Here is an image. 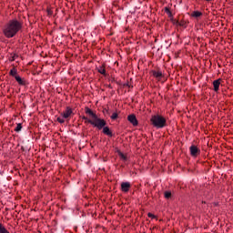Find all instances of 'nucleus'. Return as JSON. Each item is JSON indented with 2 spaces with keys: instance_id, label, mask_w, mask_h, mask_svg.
Returning a JSON list of instances; mask_svg holds the SVG:
<instances>
[{
  "instance_id": "nucleus-11",
  "label": "nucleus",
  "mask_w": 233,
  "mask_h": 233,
  "mask_svg": "<svg viewBox=\"0 0 233 233\" xmlns=\"http://www.w3.org/2000/svg\"><path fill=\"white\" fill-rule=\"evenodd\" d=\"M221 85V82L219 80H215L213 82L214 91L218 92L219 90V86Z\"/></svg>"
},
{
  "instance_id": "nucleus-10",
  "label": "nucleus",
  "mask_w": 233,
  "mask_h": 233,
  "mask_svg": "<svg viewBox=\"0 0 233 233\" xmlns=\"http://www.w3.org/2000/svg\"><path fill=\"white\" fill-rule=\"evenodd\" d=\"M98 74H101L102 76H106V69L105 68V65H102L97 67Z\"/></svg>"
},
{
  "instance_id": "nucleus-14",
  "label": "nucleus",
  "mask_w": 233,
  "mask_h": 233,
  "mask_svg": "<svg viewBox=\"0 0 233 233\" xmlns=\"http://www.w3.org/2000/svg\"><path fill=\"white\" fill-rule=\"evenodd\" d=\"M19 57V56L15 53H11V56L9 57V61H15V58Z\"/></svg>"
},
{
  "instance_id": "nucleus-24",
  "label": "nucleus",
  "mask_w": 233,
  "mask_h": 233,
  "mask_svg": "<svg viewBox=\"0 0 233 233\" xmlns=\"http://www.w3.org/2000/svg\"><path fill=\"white\" fill-rule=\"evenodd\" d=\"M165 12H166L167 14H170V9H168V7H166V8H165Z\"/></svg>"
},
{
  "instance_id": "nucleus-2",
  "label": "nucleus",
  "mask_w": 233,
  "mask_h": 233,
  "mask_svg": "<svg viewBox=\"0 0 233 233\" xmlns=\"http://www.w3.org/2000/svg\"><path fill=\"white\" fill-rule=\"evenodd\" d=\"M86 114H88V116H91L92 117V119H88V117L83 116L82 119H84L86 123H89L98 130H102L103 127H106V121L103 118H99L89 107H86Z\"/></svg>"
},
{
  "instance_id": "nucleus-23",
  "label": "nucleus",
  "mask_w": 233,
  "mask_h": 233,
  "mask_svg": "<svg viewBox=\"0 0 233 233\" xmlns=\"http://www.w3.org/2000/svg\"><path fill=\"white\" fill-rule=\"evenodd\" d=\"M47 14H48V15H52V14H54V12L52 11V9H47Z\"/></svg>"
},
{
  "instance_id": "nucleus-6",
  "label": "nucleus",
  "mask_w": 233,
  "mask_h": 233,
  "mask_svg": "<svg viewBox=\"0 0 233 233\" xmlns=\"http://www.w3.org/2000/svg\"><path fill=\"white\" fill-rule=\"evenodd\" d=\"M15 79L18 83V85H21L22 86H26V85H28L26 80H25V78H21V76H15Z\"/></svg>"
},
{
  "instance_id": "nucleus-5",
  "label": "nucleus",
  "mask_w": 233,
  "mask_h": 233,
  "mask_svg": "<svg viewBox=\"0 0 233 233\" xmlns=\"http://www.w3.org/2000/svg\"><path fill=\"white\" fill-rule=\"evenodd\" d=\"M127 121H129V123H132L134 127H137V118L136 117V115H129L127 116Z\"/></svg>"
},
{
  "instance_id": "nucleus-12",
  "label": "nucleus",
  "mask_w": 233,
  "mask_h": 233,
  "mask_svg": "<svg viewBox=\"0 0 233 233\" xmlns=\"http://www.w3.org/2000/svg\"><path fill=\"white\" fill-rule=\"evenodd\" d=\"M152 74L157 79H161V77H163V73L161 71H153Z\"/></svg>"
},
{
  "instance_id": "nucleus-15",
  "label": "nucleus",
  "mask_w": 233,
  "mask_h": 233,
  "mask_svg": "<svg viewBox=\"0 0 233 233\" xmlns=\"http://www.w3.org/2000/svg\"><path fill=\"white\" fill-rule=\"evenodd\" d=\"M193 17H201V15H203V13L199 12V11H195L193 12Z\"/></svg>"
},
{
  "instance_id": "nucleus-17",
  "label": "nucleus",
  "mask_w": 233,
  "mask_h": 233,
  "mask_svg": "<svg viewBox=\"0 0 233 233\" xmlns=\"http://www.w3.org/2000/svg\"><path fill=\"white\" fill-rule=\"evenodd\" d=\"M164 196H165L166 199H170V198H172V193L170 191H166L164 193Z\"/></svg>"
},
{
  "instance_id": "nucleus-22",
  "label": "nucleus",
  "mask_w": 233,
  "mask_h": 233,
  "mask_svg": "<svg viewBox=\"0 0 233 233\" xmlns=\"http://www.w3.org/2000/svg\"><path fill=\"white\" fill-rule=\"evenodd\" d=\"M177 25L178 26H185V23H181V22H179V21H177Z\"/></svg>"
},
{
  "instance_id": "nucleus-25",
  "label": "nucleus",
  "mask_w": 233,
  "mask_h": 233,
  "mask_svg": "<svg viewBox=\"0 0 233 233\" xmlns=\"http://www.w3.org/2000/svg\"><path fill=\"white\" fill-rule=\"evenodd\" d=\"M125 86H128V88L132 87V86H130V84H125Z\"/></svg>"
},
{
  "instance_id": "nucleus-7",
  "label": "nucleus",
  "mask_w": 233,
  "mask_h": 233,
  "mask_svg": "<svg viewBox=\"0 0 233 233\" xmlns=\"http://www.w3.org/2000/svg\"><path fill=\"white\" fill-rule=\"evenodd\" d=\"M103 134L105 136H108V137H112L114 134H112V131L110 130V127L104 126L103 127Z\"/></svg>"
},
{
  "instance_id": "nucleus-13",
  "label": "nucleus",
  "mask_w": 233,
  "mask_h": 233,
  "mask_svg": "<svg viewBox=\"0 0 233 233\" xmlns=\"http://www.w3.org/2000/svg\"><path fill=\"white\" fill-rule=\"evenodd\" d=\"M117 154H118L120 159H122L123 161H127L128 159V157H127V155L123 154V152L117 151Z\"/></svg>"
},
{
  "instance_id": "nucleus-19",
  "label": "nucleus",
  "mask_w": 233,
  "mask_h": 233,
  "mask_svg": "<svg viewBox=\"0 0 233 233\" xmlns=\"http://www.w3.org/2000/svg\"><path fill=\"white\" fill-rule=\"evenodd\" d=\"M118 116H119L117 115V113H113L112 116H111V119H112L113 121H116V119H117Z\"/></svg>"
},
{
  "instance_id": "nucleus-21",
  "label": "nucleus",
  "mask_w": 233,
  "mask_h": 233,
  "mask_svg": "<svg viewBox=\"0 0 233 233\" xmlns=\"http://www.w3.org/2000/svg\"><path fill=\"white\" fill-rule=\"evenodd\" d=\"M56 121H58V123H65V118H61V116L57 117Z\"/></svg>"
},
{
  "instance_id": "nucleus-20",
  "label": "nucleus",
  "mask_w": 233,
  "mask_h": 233,
  "mask_svg": "<svg viewBox=\"0 0 233 233\" xmlns=\"http://www.w3.org/2000/svg\"><path fill=\"white\" fill-rule=\"evenodd\" d=\"M206 3H208V6H212V5H214V1L213 0H205Z\"/></svg>"
},
{
  "instance_id": "nucleus-26",
  "label": "nucleus",
  "mask_w": 233,
  "mask_h": 233,
  "mask_svg": "<svg viewBox=\"0 0 233 233\" xmlns=\"http://www.w3.org/2000/svg\"><path fill=\"white\" fill-rule=\"evenodd\" d=\"M153 216L152 213H148V218H152Z\"/></svg>"
},
{
  "instance_id": "nucleus-1",
  "label": "nucleus",
  "mask_w": 233,
  "mask_h": 233,
  "mask_svg": "<svg viewBox=\"0 0 233 233\" xmlns=\"http://www.w3.org/2000/svg\"><path fill=\"white\" fill-rule=\"evenodd\" d=\"M23 28V24L17 19L10 20L4 25L3 34L7 39H12Z\"/></svg>"
},
{
  "instance_id": "nucleus-8",
  "label": "nucleus",
  "mask_w": 233,
  "mask_h": 233,
  "mask_svg": "<svg viewBox=\"0 0 233 233\" xmlns=\"http://www.w3.org/2000/svg\"><path fill=\"white\" fill-rule=\"evenodd\" d=\"M121 190H122V192H128V190H130L129 182H122Z\"/></svg>"
},
{
  "instance_id": "nucleus-9",
  "label": "nucleus",
  "mask_w": 233,
  "mask_h": 233,
  "mask_svg": "<svg viewBox=\"0 0 233 233\" xmlns=\"http://www.w3.org/2000/svg\"><path fill=\"white\" fill-rule=\"evenodd\" d=\"M189 150H190L191 156H198V154H199V149L196 146H191Z\"/></svg>"
},
{
  "instance_id": "nucleus-4",
  "label": "nucleus",
  "mask_w": 233,
  "mask_h": 233,
  "mask_svg": "<svg viewBox=\"0 0 233 233\" xmlns=\"http://www.w3.org/2000/svg\"><path fill=\"white\" fill-rule=\"evenodd\" d=\"M73 114L74 111L72 110V108L67 106L66 110L61 114V116L64 119H68V117H70V116H72Z\"/></svg>"
},
{
  "instance_id": "nucleus-27",
  "label": "nucleus",
  "mask_w": 233,
  "mask_h": 233,
  "mask_svg": "<svg viewBox=\"0 0 233 233\" xmlns=\"http://www.w3.org/2000/svg\"><path fill=\"white\" fill-rule=\"evenodd\" d=\"M168 17H172V12L170 11V14H167Z\"/></svg>"
},
{
  "instance_id": "nucleus-3",
  "label": "nucleus",
  "mask_w": 233,
  "mask_h": 233,
  "mask_svg": "<svg viewBox=\"0 0 233 233\" xmlns=\"http://www.w3.org/2000/svg\"><path fill=\"white\" fill-rule=\"evenodd\" d=\"M150 123L155 128H165L167 126V118L159 114L151 116Z\"/></svg>"
},
{
  "instance_id": "nucleus-18",
  "label": "nucleus",
  "mask_w": 233,
  "mask_h": 233,
  "mask_svg": "<svg viewBox=\"0 0 233 233\" xmlns=\"http://www.w3.org/2000/svg\"><path fill=\"white\" fill-rule=\"evenodd\" d=\"M22 129H23V126L21 125V123H18L16 127L15 128V131L21 132Z\"/></svg>"
},
{
  "instance_id": "nucleus-16",
  "label": "nucleus",
  "mask_w": 233,
  "mask_h": 233,
  "mask_svg": "<svg viewBox=\"0 0 233 233\" xmlns=\"http://www.w3.org/2000/svg\"><path fill=\"white\" fill-rule=\"evenodd\" d=\"M9 74L13 77H15V76H17V70L15 68H13V69L10 70Z\"/></svg>"
}]
</instances>
